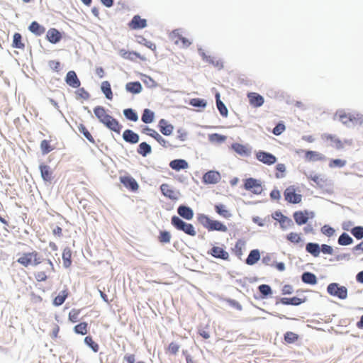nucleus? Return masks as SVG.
Segmentation results:
<instances>
[{
    "instance_id": "1",
    "label": "nucleus",
    "mask_w": 363,
    "mask_h": 363,
    "mask_svg": "<svg viewBox=\"0 0 363 363\" xmlns=\"http://www.w3.org/2000/svg\"><path fill=\"white\" fill-rule=\"evenodd\" d=\"M198 222L208 231L227 232L228 228L219 220H212L208 216L200 213L197 216Z\"/></svg>"
},
{
    "instance_id": "2",
    "label": "nucleus",
    "mask_w": 363,
    "mask_h": 363,
    "mask_svg": "<svg viewBox=\"0 0 363 363\" xmlns=\"http://www.w3.org/2000/svg\"><path fill=\"white\" fill-rule=\"evenodd\" d=\"M171 223L177 230L183 231L184 233L190 236H195L196 234L195 228L192 224L184 222L178 216H172Z\"/></svg>"
},
{
    "instance_id": "3",
    "label": "nucleus",
    "mask_w": 363,
    "mask_h": 363,
    "mask_svg": "<svg viewBox=\"0 0 363 363\" xmlns=\"http://www.w3.org/2000/svg\"><path fill=\"white\" fill-rule=\"evenodd\" d=\"M285 200L290 203H299L302 200V195L297 192L294 186H288L284 191Z\"/></svg>"
},
{
    "instance_id": "4",
    "label": "nucleus",
    "mask_w": 363,
    "mask_h": 363,
    "mask_svg": "<svg viewBox=\"0 0 363 363\" xmlns=\"http://www.w3.org/2000/svg\"><path fill=\"white\" fill-rule=\"evenodd\" d=\"M328 293L340 299H345L347 297V289L345 286H339L337 283H331L327 287Z\"/></svg>"
},
{
    "instance_id": "5",
    "label": "nucleus",
    "mask_w": 363,
    "mask_h": 363,
    "mask_svg": "<svg viewBox=\"0 0 363 363\" xmlns=\"http://www.w3.org/2000/svg\"><path fill=\"white\" fill-rule=\"evenodd\" d=\"M39 171L40 173V177L44 182L52 184L54 180V171L53 169L48 165L45 164L44 162H41L39 164Z\"/></svg>"
},
{
    "instance_id": "6",
    "label": "nucleus",
    "mask_w": 363,
    "mask_h": 363,
    "mask_svg": "<svg viewBox=\"0 0 363 363\" xmlns=\"http://www.w3.org/2000/svg\"><path fill=\"white\" fill-rule=\"evenodd\" d=\"M169 39L175 45L184 48H188L191 43L189 40L180 34L179 30H173L169 34Z\"/></svg>"
},
{
    "instance_id": "7",
    "label": "nucleus",
    "mask_w": 363,
    "mask_h": 363,
    "mask_svg": "<svg viewBox=\"0 0 363 363\" xmlns=\"http://www.w3.org/2000/svg\"><path fill=\"white\" fill-rule=\"evenodd\" d=\"M339 120L343 124H348L350 122L357 123L362 121V116L359 114H352L350 113H346L345 111H341L337 113Z\"/></svg>"
},
{
    "instance_id": "8",
    "label": "nucleus",
    "mask_w": 363,
    "mask_h": 363,
    "mask_svg": "<svg viewBox=\"0 0 363 363\" xmlns=\"http://www.w3.org/2000/svg\"><path fill=\"white\" fill-rule=\"evenodd\" d=\"M120 182L127 189L132 192H136L139 189L138 183L130 175L121 176Z\"/></svg>"
},
{
    "instance_id": "9",
    "label": "nucleus",
    "mask_w": 363,
    "mask_h": 363,
    "mask_svg": "<svg viewBox=\"0 0 363 363\" xmlns=\"http://www.w3.org/2000/svg\"><path fill=\"white\" fill-rule=\"evenodd\" d=\"M65 32H61L55 28H50L45 35L46 40L52 44L60 43L63 38Z\"/></svg>"
},
{
    "instance_id": "10",
    "label": "nucleus",
    "mask_w": 363,
    "mask_h": 363,
    "mask_svg": "<svg viewBox=\"0 0 363 363\" xmlns=\"http://www.w3.org/2000/svg\"><path fill=\"white\" fill-rule=\"evenodd\" d=\"M244 188L246 190L252 191L255 194H260L262 191L261 184L254 178L245 179Z\"/></svg>"
},
{
    "instance_id": "11",
    "label": "nucleus",
    "mask_w": 363,
    "mask_h": 363,
    "mask_svg": "<svg viewBox=\"0 0 363 363\" xmlns=\"http://www.w3.org/2000/svg\"><path fill=\"white\" fill-rule=\"evenodd\" d=\"M255 156L258 161L267 165L274 164L277 162V157L274 155L262 150L257 152Z\"/></svg>"
},
{
    "instance_id": "12",
    "label": "nucleus",
    "mask_w": 363,
    "mask_h": 363,
    "mask_svg": "<svg viewBox=\"0 0 363 363\" xmlns=\"http://www.w3.org/2000/svg\"><path fill=\"white\" fill-rule=\"evenodd\" d=\"M147 20L142 18L140 15H134L128 22V26L132 30H140L147 27Z\"/></svg>"
},
{
    "instance_id": "13",
    "label": "nucleus",
    "mask_w": 363,
    "mask_h": 363,
    "mask_svg": "<svg viewBox=\"0 0 363 363\" xmlns=\"http://www.w3.org/2000/svg\"><path fill=\"white\" fill-rule=\"evenodd\" d=\"M272 217L279 223L280 227L283 230L289 228L294 225L291 219L282 214L280 211H276L272 215Z\"/></svg>"
},
{
    "instance_id": "14",
    "label": "nucleus",
    "mask_w": 363,
    "mask_h": 363,
    "mask_svg": "<svg viewBox=\"0 0 363 363\" xmlns=\"http://www.w3.org/2000/svg\"><path fill=\"white\" fill-rule=\"evenodd\" d=\"M93 111L96 118L104 125L111 118V116L106 113V108L102 106H95Z\"/></svg>"
},
{
    "instance_id": "15",
    "label": "nucleus",
    "mask_w": 363,
    "mask_h": 363,
    "mask_svg": "<svg viewBox=\"0 0 363 363\" xmlns=\"http://www.w3.org/2000/svg\"><path fill=\"white\" fill-rule=\"evenodd\" d=\"M65 82L68 86L74 89L81 86V81L74 70H70L66 74Z\"/></svg>"
},
{
    "instance_id": "16",
    "label": "nucleus",
    "mask_w": 363,
    "mask_h": 363,
    "mask_svg": "<svg viewBox=\"0 0 363 363\" xmlns=\"http://www.w3.org/2000/svg\"><path fill=\"white\" fill-rule=\"evenodd\" d=\"M160 190L163 195L172 201H177L179 196V191L176 190L173 186L164 184L160 186Z\"/></svg>"
},
{
    "instance_id": "17",
    "label": "nucleus",
    "mask_w": 363,
    "mask_h": 363,
    "mask_svg": "<svg viewBox=\"0 0 363 363\" xmlns=\"http://www.w3.org/2000/svg\"><path fill=\"white\" fill-rule=\"evenodd\" d=\"M122 138L125 143L131 145H135L140 140V135L131 129H125L123 133Z\"/></svg>"
},
{
    "instance_id": "18",
    "label": "nucleus",
    "mask_w": 363,
    "mask_h": 363,
    "mask_svg": "<svg viewBox=\"0 0 363 363\" xmlns=\"http://www.w3.org/2000/svg\"><path fill=\"white\" fill-rule=\"evenodd\" d=\"M220 180V174L217 171H208L203 176V182L207 184H214Z\"/></svg>"
},
{
    "instance_id": "19",
    "label": "nucleus",
    "mask_w": 363,
    "mask_h": 363,
    "mask_svg": "<svg viewBox=\"0 0 363 363\" xmlns=\"http://www.w3.org/2000/svg\"><path fill=\"white\" fill-rule=\"evenodd\" d=\"M208 254L215 258L221 259L223 260H228L229 259L228 252L225 251L223 247L218 246H213L210 250V251H208Z\"/></svg>"
},
{
    "instance_id": "20",
    "label": "nucleus",
    "mask_w": 363,
    "mask_h": 363,
    "mask_svg": "<svg viewBox=\"0 0 363 363\" xmlns=\"http://www.w3.org/2000/svg\"><path fill=\"white\" fill-rule=\"evenodd\" d=\"M121 56L126 60H129L130 61H135L136 58H139L140 60L145 61L146 60L145 57L141 55L139 52L136 51H130L125 50V49L120 50Z\"/></svg>"
},
{
    "instance_id": "21",
    "label": "nucleus",
    "mask_w": 363,
    "mask_h": 363,
    "mask_svg": "<svg viewBox=\"0 0 363 363\" xmlns=\"http://www.w3.org/2000/svg\"><path fill=\"white\" fill-rule=\"evenodd\" d=\"M69 289L65 286V288L60 291L57 296L53 298L52 305L55 307L62 306L69 296Z\"/></svg>"
},
{
    "instance_id": "22",
    "label": "nucleus",
    "mask_w": 363,
    "mask_h": 363,
    "mask_svg": "<svg viewBox=\"0 0 363 363\" xmlns=\"http://www.w3.org/2000/svg\"><path fill=\"white\" fill-rule=\"evenodd\" d=\"M247 98L249 99L250 104L255 108L260 107L264 101V98L255 92L248 93Z\"/></svg>"
},
{
    "instance_id": "23",
    "label": "nucleus",
    "mask_w": 363,
    "mask_h": 363,
    "mask_svg": "<svg viewBox=\"0 0 363 363\" xmlns=\"http://www.w3.org/2000/svg\"><path fill=\"white\" fill-rule=\"evenodd\" d=\"M303 152V150H302ZM305 153V160L307 162H316V161H323L325 160V157L317 152L313 150H306L304 151Z\"/></svg>"
},
{
    "instance_id": "24",
    "label": "nucleus",
    "mask_w": 363,
    "mask_h": 363,
    "mask_svg": "<svg viewBox=\"0 0 363 363\" xmlns=\"http://www.w3.org/2000/svg\"><path fill=\"white\" fill-rule=\"evenodd\" d=\"M104 126L117 134H120L123 128V125L119 123V121L116 118H115L112 116H111V118L104 125Z\"/></svg>"
},
{
    "instance_id": "25",
    "label": "nucleus",
    "mask_w": 363,
    "mask_h": 363,
    "mask_svg": "<svg viewBox=\"0 0 363 363\" xmlns=\"http://www.w3.org/2000/svg\"><path fill=\"white\" fill-rule=\"evenodd\" d=\"M28 29L35 36H40L45 32V28L36 21H32L28 26Z\"/></svg>"
},
{
    "instance_id": "26",
    "label": "nucleus",
    "mask_w": 363,
    "mask_h": 363,
    "mask_svg": "<svg viewBox=\"0 0 363 363\" xmlns=\"http://www.w3.org/2000/svg\"><path fill=\"white\" fill-rule=\"evenodd\" d=\"M155 120V113L150 108H144L141 114V121L145 124H150Z\"/></svg>"
},
{
    "instance_id": "27",
    "label": "nucleus",
    "mask_w": 363,
    "mask_h": 363,
    "mask_svg": "<svg viewBox=\"0 0 363 363\" xmlns=\"http://www.w3.org/2000/svg\"><path fill=\"white\" fill-rule=\"evenodd\" d=\"M125 90L133 94H138L142 91L143 86L139 81L130 82L125 84Z\"/></svg>"
},
{
    "instance_id": "28",
    "label": "nucleus",
    "mask_w": 363,
    "mask_h": 363,
    "mask_svg": "<svg viewBox=\"0 0 363 363\" xmlns=\"http://www.w3.org/2000/svg\"><path fill=\"white\" fill-rule=\"evenodd\" d=\"M215 211L222 218L229 219L232 217V213L228 207L223 203H217L214 206Z\"/></svg>"
},
{
    "instance_id": "29",
    "label": "nucleus",
    "mask_w": 363,
    "mask_h": 363,
    "mask_svg": "<svg viewBox=\"0 0 363 363\" xmlns=\"http://www.w3.org/2000/svg\"><path fill=\"white\" fill-rule=\"evenodd\" d=\"M33 251L30 252H23L16 262L25 267L33 265Z\"/></svg>"
},
{
    "instance_id": "30",
    "label": "nucleus",
    "mask_w": 363,
    "mask_h": 363,
    "mask_svg": "<svg viewBox=\"0 0 363 363\" xmlns=\"http://www.w3.org/2000/svg\"><path fill=\"white\" fill-rule=\"evenodd\" d=\"M177 213L181 217L188 220H191L194 217L193 210L186 206H179L177 208Z\"/></svg>"
},
{
    "instance_id": "31",
    "label": "nucleus",
    "mask_w": 363,
    "mask_h": 363,
    "mask_svg": "<svg viewBox=\"0 0 363 363\" xmlns=\"http://www.w3.org/2000/svg\"><path fill=\"white\" fill-rule=\"evenodd\" d=\"M321 138L324 141H330L333 143L337 149H342L343 147L342 142L334 135L325 133L321 135Z\"/></svg>"
},
{
    "instance_id": "32",
    "label": "nucleus",
    "mask_w": 363,
    "mask_h": 363,
    "mask_svg": "<svg viewBox=\"0 0 363 363\" xmlns=\"http://www.w3.org/2000/svg\"><path fill=\"white\" fill-rule=\"evenodd\" d=\"M169 167L172 169L178 172L181 169H186L189 168V164L185 160L177 159L170 162Z\"/></svg>"
},
{
    "instance_id": "33",
    "label": "nucleus",
    "mask_w": 363,
    "mask_h": 363,
    "mask_svg": "<svg viewBox=\"0 0 363 363\" xmlns=\"http://www.w3.org/2000/svg\"><path fill=\"white\" fill-rule=\"evenodd\" d=\"M101 91L108 100H112L113 97L111 84L108 81H104L101 84Z\"/></svg>"
},
{
    "instance_id": "34",
    "label": "nucleus",
    "mask_w": 363,
    "mask_h": 363,
    "mask_svg": "<svg viewBox=\"0 0 363 363\" xmlns=\"http://www.w3.org/2000/svg\"><path fill=\"white\" fill-rule=\"evenodd\" d=\"M294 218L298 225L306 224L308 220L307 211H296L294 213Z\"/></svg>"
},
{
    "instance_id": "35",
    "label": "nucleus",
    "mask_w": 363,
    "mask_h": 363,
    "mask_svg": "<svg viewBox=\"0 0 363 363\" xmlns=\"http://www.w3.org/2000/svg\"><path fill=\"white\" fill-rule=\"evenodd\" d=\"M62 258L63 261V267L66 269L72 265V250L69 247H66L62 252Z\"/></svg>"
},
{
    "instance_id": "36",
    "label": "nucleus",
    "mask_w": 363,
    "mask_h": 363,
    "mask_svg": "<svg viewBox=\"0 0 363 363\" xmlns=\"http://www.w3.org/2000/svg\"><path fill=\"white\" fill-rule=\"evenodd\" d=\"M123 113L125 119L128 121L137 122L139 119L138 112L132 108H127L123 109Z\"/></svg>"
},
{
    "instance_id": "37",
    "label": "nucleus",
    "mask_w": 363,
    "mask_h": 363,
    "mask_svg": "<svg viewBox=\"0 0 363 363\" xmlns=\"http://www.w3.org/2000/svg\"><path fill=\"white\" fill-rule=\"evenodd\" d=\"M137 152L144 157H147L152 152V147L147 142H142L138 146Z\"/></svg>"
},
{
    "instance_id": "38",
    "label": "nucleus",
    "mask_w": 363,
    "mask_h": 363,
    "mask_svg": "<svg viewBox=\"0 0 363 363\" xmlns=\"http://www.w3.org/2000/svg\"><path fill=\"white\" fill-rule=\"evenodd\" d=\"M306 301V298H301L298 297H292V298H281L280 299V303L284 305H293V306H298L302 303H304Z\"/></svg>"
},
{
    "instance_id": "39",
    "label": "nucleus",
    "mask_w": 363,
    "mask_h": 363,
    "mask_svg": "<svg viewBox=\"0 0 363 363\" xmlns=\"http://www.w3.org/2000/svg\"><path fill=\"white\" fill-rule=\"evenodd\" d=\"M77 128L79 132L83 135V136L91 143L96 145V143L94 138V137L91 135L90 132L88 130L86 127L83 123H79L77 125Z\"/></svg>"
},
{
    "instance_id": "40",
    "label": "nucleus",
    "mask_w": 363,
    "mask_h": 363,
    "mask_svg": "<svg viewBox=\"0 0 363 363\" xmlns=\"http://www.w3.org/2000/svg\"><path fill=\"white\" fill-rule=\"evenodd\" d=\"M11 46L16 49H24L25 43H23V37L20 33L13 34Z\"/></svg>"
},
{
    "instance_id": "41",
    "label": "nucleus",
    "mask_w": 363,
    "mask_h": 363,
    "mask_svg": "<svg viewBox=\"0 0 363 363\" xmlns=\"http://www.w3.org/2000/svg\"><path fill=\"white\" fill-rule=\"evenodd\" d=\"M141 128V133L145 135H147L152 138H154L157 142L159 143V133H157L155 130L150 128L147 125H142L140 126Z\"/></svg>"
},
{
    "instance_id": "42",
    "label": "nucleus",
    "mask_w": 363,
    "mask_h": 363,
    "mask_svg": "<svg viewBox=\"0 0 363 363\" xmlns=\"http://www.w3.org/2000/svg\"><path fill=\"white\" fill-rule=\"evenodd\" d=\"M260 259V253L258 250H252L250 251L246 259V263L249 265L255 264Z\"/></svg>"
},
{
    "instance_id": "43",
    "label": "nucleus",
    "mask_w": 363,
    "mask_h": 363,
    "mask_svg": "<svg viewBox=\"0 0 363 363\" xmlns=\"http://www.w3.org/2000/svg\"><path fill=\"white\" fill-rule=\"evenodd\" d=\"M232 149L235 152H237L238 155H242V156L248 155L250 152V150H248V148L245 145L238 143H233L232 145Z\"/></svg>"
},
{
    "instance_id": "44",
    "label": "nucleus",
    "mask_w": 363,
    "mask_h": 363,
    "mask_svg": "<svg viewBox=\"0 0 363 363\" xmlns=\"http://www.w3.org/2000/svg\"><path fill=\"white\" fill-rule=\"evenodd\" d=\"M40 148L43 155H48L51 151L55 150V146L51 145L50 141L48 140H43L40 144Z\"/></svg>"
},
{
    "instance_id": "45",
    "label": "nucleus",
    "mask_w": 363,
    "mask_h": 363,
    "mask_svg": "<svg viewBox=\"0 0 363 363\" xmlns=\"http://www.w3.org/2000/svg\"><path fill=\"white\" fill-rule=\"evenodd\" d=\"M73 331L81 335H86L88 333V323L86 322H81L73 328Z\"/></svg>"
},
{
    "instance_id": "46",
    "label": "nucleus",
    "mask_w": 363,
    "mask_h": 363,
    "mask_svg": "<svg viewBox=\"0 0 363 363\" xmlns=\"http://www.w3.org/2000/svg\"><path fill=\"white\" fill-rule=\"evenodd\" d=\"M84 344L89 347L94 352H98L99 350V344L93 340L91 335L86 336L84 340Z\"/></svg>"
},
{
    "instance_id": "47",
    "label": "nucleus",
    "mask_w": 363,
    "mask_h": 363,
    "mask_svg": "<svg viewBox=\"0 0 363 363\" xmlns=\"http://www.w3.org/2000/svg\"><path fill=\"white\" fill-rule=\"evenodd\" d=\"M135 38H136V41L138 43L146 46L147 48L151 49L153 51L156 50V48H157L156 45L155 43L147 40L143 35H136Z\"/></svg>"
},
{
    "instance_id": "48",
    "label": "nucleus",
    "mask_w": 363,
    "mask_h": 363,
    "mask_svg": "<svg viewBox=\"0 0 363 363\" xmlns=\"http://www.w3.org/2000/svg\"><path fill=\"white\" fill-rule=\"evenodd\" d=\"M216 106L217 108L220 113V115L223 117H227L228 114V111L225 106V104L220 100V94H216Z\"/></svg>"
},
{
    "instance_id": "49",
    "label": "nucleus",
    "mask_w": 363,
    "mask_h": 363,
    "mask_svg": "<svg viewBox=\"0 0 363 363\" xmlns=\"http://www.w3.org/2000/svg\"><path fill=\"white\" fill-rule=\"evenodd\" d=\"M302 281L306 284H315L317 283V279L314 274L311 272H304L301 277Z\"/></svg>"
},
{
    "instance_id": "50",
    "label": "nucleus",
    "mask_w": 363,
    "mask_h": 363,
    "mask_svg": "<svg viewBox=\"0 0 363 363\" xmlns=\"http://www.w3.org/2000/svg\"><path fill=\"white\" fill-rule=\"evenodd\" d=\"M306 250L314 257H318L320 254V247L317 243H308Z\"/></svg>"
},
{
    "instance_id": "51",
    "label": "nucleus",
    "mask_w": 363,
    "mask_h": 363,
    "mask_svg": "<svg viewBox=\"0 0 363 363\" xmlns=\"http://www.w3.org/2000/svg\"><path fill=\"white\" fill-rule=\"evenodd\" d=\"M74 360V354L72 350L67 351V354L60 357V362L61 363H73Z\"/></svg>"
},
{
    "instance_id": "52",
    "label": "nucleus",
    "mask_w": 363,
    "mask_h": 363,
    "mask_svg": "<svg viewBox=\"0 0 363 363\" xmlns=\"http://www.w3.org/2000/svg\"><path fill=\"white\" fill-rule=\"evenodd\" d=\"M173 126L170 124H167L166 121L163 119L160 120V131L165 135H169L172 130Z\"/></svg>"
},
{
    "instance_id": "53",
    "label": "nucleus",
    "mask_w": 363,
    "mask_h": 363,
    "mask_svg": "<svg viewBox=\"0 0 363 363\" xmlns=\"http://www.w3.org/2000/svg\"><path fill=\"white\" fill-rule=\"evenodd\" d=\"M298 338V335L291 331H288L284 334V341L289 344L296 342Z\"/></svg>"
},
{
    "instance_id": "54",
    "label": "nucleus",
    "mask_w": 363,
    "mask_h": 363,
    "mask_svg": "<svg viewBox=\"0 0 363 363\" xmlns=\"http://www.w3.org/2000/svg\"><path fill=\"white\" fill-rule=\"evenodd\" d=\"M286 239L294 244H298L302 242V238L300 234L294 232H291L286 235Z\"/></svg>"
},
{
    "instance_id": "55",
    "label": "nucleus",
    "mask_w": 363,
    "mask_h": 363,
    "mask_svg": "<svg viewBox=\"0 0 363 363\" xmlns=\"http://www.w3.org/2000/svg\"><path fill=\"white\" fill-rule=\"evenodd\" d=\"M77 89L74 92L75 94L77 96V99L80 98L84 100H88L90 98V94L84 87L79 86Z\"/></svg>"
},
{
    "instance_id": "56",
    "label": "nucleus",
    "mask_w": 363,
    "mask_h": 363,
    "mask_svg": "<svg viewBox=\"0 0 363 363\" xmlns=\"http://www.w3.org/2000/svg\"><path fill=\"white\" fill-rule=\"evenodd\" d=\"M142 80L148 88L156 87L157 86V82L152 77L146 74L143 75Z\"/></svg>"
},
{
    "instance_id": "57",
    "label": "nucleus",
    "mask_w": 363,
    "mask_h": 363,
    "mask_svg": "<svg viewBox=\"0 0 363 363\" xmlns=\"http://www.w3.org/2000/svg\"><path fill=\"white\" fill-rule=\"evenodd\" d=\"M352 242V238L347 233H342L338 239V243L341 245H348Z\"/></svg>"
},
{
    "instance_id": "58",
    "label": "nucleus",
    "mask_w": 363,
    "mask_h": 363,
    "mask_svg": "<svg viewBox=\"0 0 363 363\" xmlns=\"http://www.w3.org/2000/svg\"><path fill=\"white\" fill-rule=\"evenodd\" d=\"M81 312L79 309L73 308L70 311L68 315L69 320L72 323H77L78 321V316Z\"/></svg>"
},
{
    "instance_id": "59",
    "label": "nucleus",
    "mask_w": 363,
    "mask_h": 363,
    "mask_svg": "<svg viewBox=\"0 0 363 363\" xmlns=\"http://www.w3.org/2000/svg\"><path fill=\"white\" fill-rule=\"evenodd\" d=\"M258 289L259 292L263 295V297L271 295L272 293L271 287L267 284H262L259 286Z\"/></svg>"
},
{
    "instance_id": "60",
    "label": "nucleus",
    "mask_w": 363,
    "mask_h": 363,
    "mask_svg": "<svg viewBox=\"0 0 363 363\" xmlns=\"http://www.w3.org/2000/svg\"><path fill=\"white\" fill-rule=\"evenodd\" d=\"M346 164V161L340 159H333L330 161L329 166L333 167H342Z\"/></svg>"
},
{
    "instance_id": "61",
    "label": "nucleus",
    "mask_w": 363,
    "mask_h": 363,
    "mask_svg": "<svg viewBox=\"0 0 363 363\" xmlns=\"http://www.w3.org/2000/svg\"><path fill=\"white\" fill-rule=\"evenodd\" d=\"M351 233L357 239H362L363 238V227H354V228H352Z\"/></svg>"
},
{
    "instance_id": "62",
    "label": "nucleus",
    "mask_w": 363,
    "mask_h": 363,
    "mask_svg": "<svg viewBox=\"0 0 363 363\" xmlns=\"http://www.w3.org/2000/svg\"><path fill=\"white\" fill-rule=\"evenodd\" d=\"M276 170H277V172L275 174V176L277 178L279 179V178L284 177V173L286 171V167L284 164H278L276 166Z\"/></svg>"
},
{
    "instance_id": "63",
    "label": "nucleus",
    "mask_w": 363,
    "mask_h": 363,
    "mask_svg": "<svg viewBox=\"0 0 363 363\" xmlns=\"http://www.w3.org/2000/svg\"><path fill=\"white\" fill-rule=\"evenodd\" d=\"M49 67L55 71L58 72L61 69V63L58 60H50L48 62Z\"/></svg>"
},
{
    "instance_id": "64",
    "label": "nucleus",
    "mask_w": 363,
    "mask_h": 363,
    "mask_svg": "<svg viewBox=\"0 0 363 363\" xmlns=\"http://www.w3.org/2000/svg\"><path fill=\"white\" fill-rule=\"evenodd\" d=\"M286 129L283 123H279L273 129L272 133L275 135H281Z\"/></svg>"
}]
</instances>
